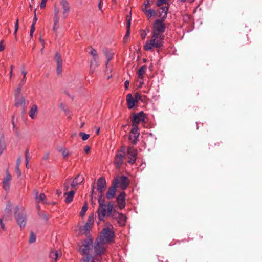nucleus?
<instances>
[{"label": "nucleus", "mask_w": 262, "mask_h": 262, "mask_svg": "<svg viewBox=\"0 0 262 262\" xmlns=\"http://www.w3.org/2000/svg\"><path fill=\"white\" fill-rule=\"evenodd\" d=\"M11 207H12V205L10 203L8 202V204H7L6 208L5 210L4 216L6 215H9L11 214Z\"/></svg>", "instance_id": "f704fd0d"}, {"label": "nucleus", "mask_w": 262, "mask_h": 262, "mask_svg": "<svg viewBox=\"0 0 262 262\" xmlns=\"http://www.w3.org/2000/svg\"><path fill=\"white\" fill-rule=\"evenodd\" d=\"M79 136L81 137L83 141L86 140L90 137L89 134H86L83 132H80Z\"/></svg>", "instance_id": "a19ab883"}, {"label": "nucleus", "mask_w": 262, "mask_h": 262, "mask_svg": "<svg viewBox=\"0 0 262 262\" xmlns=\"http://www.w3.org/2000/svg\"><path fill=\"white\" fill-rule=\"evenodd\" d=\"M6 149V144L3 139H0V155Z\"/></svg>", "instance_id": "c9c22d12"}, {"label": "nucleus", "mask_w": 262, "mask_h": 262, "mask_svg": "<svg viewBox=\"0 0 262 262\" xmlns=\"http://www.w3.org/2000/svg\"><path fill=\"white\" fill-rule=\"evenodd\" d=\"M35 241H36V236L34 234L33 232H31L30 236V238H29V242L30 243H32L33 242H34Z\"/></svg>", "instance_id": "49530a36"}, {"label": "nucleus", "mask_w": 262, "mask_h": 262, "mask_svg": "<svg viewBox=\"0 0 262 262\" xmlns=\"http://www.w3.org/2000/svg\"><path fill=\"white\" fill-rule=\"evenodd\" d=\"M105 55L107 59V64L108 62L112 59L113 54L111 52L107 51V52H105Z\"/></svg>", "instance_id": "79ce46f5"}, {"label": "nucleus", "mask_w": 262, "mask_h": 262, "mask_svg": "<svg viewBox=\"0 0 262 262\" xmlns=\"http://www.w3.org/2000/svg\"><path fill=\"white\" fill-rule=\"evenodd\" d=\"M142 96L139 93L135 94L134 98L137 100V103L139 100H142Z\"/></svg>", "instance_id": "3c124183"}, {"label": "nucleus", "mask_w": 262, "mask_h": 262, "mask_svg": "<svg viewBox=\"0 0 262 262\" xmlns=\"http://www.w3.org/2000/svg\"><path fill=\"white\" fill-rule=\"evenodd\" d=\"M164 38V35H160L152 33L150 39L146 41L144 46V49L146 51L152 52L154 48H160L163 46Z\"/></svg>", "instance_id": "f257e3e1"}, {"label": "nucleus", "mask_w": 262, "mask_h": 262, "mask_svg": "<svg viewBox=\"0 0 262 262\" xmlns=\"http://www.w3.org/2000/svg\"><path fill=\"white\" fill-rule=\"evenodd\" d=\"M82 260L83 262H101V259L100 258L95 260L92 255L83 257Z\"/></svg>", "instance_id": "c756f323"}, {"label": "nucleus", "mask_w": 262, "mask_h": 262, "mask_svg": "<svg viewBox=\"0 0 262 262\" xmlns=\"http://www.w3.org/2000/svg\"><path fill=\"white\" fill-rule=\"evenodd\" d=\"M118 214V216L116 217L118 224L120 226H124L126 224V217L122 213H117L115 214V215Z\"/></svg>", "instance_id": "5701e85b"}, {"label": "nucleus", "mask_w": 262, "mask_h": 262, "mask_svg": "<svg viewBox=\"0 0 262 262\" xmlns=\"http://www.w3.org/2000/svg\"><path fill=\"white\" fill-rule=\"evenodd\" d=\"M21 73H22V74L23 75V77H25L26 78V76L27 73H26V72L25 71V70L24 69L22 70Z\"/></svg>", "instance_id": "338daca9"}, {"label": "nucleus", "mask_w": 262, "mask_h": 262, "mask_svg": "<svg viewBox=\"0 0 262 262\" xmlns=\"http://www.w3.org/2000/svg\"><path fill=\"white\" fill-rule=\"evenodd\" d=\"M129 159L128 161V163L131 164H133L135 163L137 158L129 157Z\"/></svg>", "instance_id": "603ef678"}, {"label": "nucleus", "mask_w": 262, "mask_h": 262, "mask_svg": "<svg viewBox=\"0 0 262 262\" xmlns=\"http://www.w3.org/2000/svg\"><path fill=\"white\" fill-rule=\"evenodd\" d=\"M59 8L55 5L54 6V12L55 15L54 17V26L53 29L54 31H56L59 28Z\"/></svg>", "instance_id": "ddd939ff"}, {"label": "nucleus", "mask_w": 262, "mask_h": 262, "mask_svg": "<svg viewBox=\"0 0 262 262\" xmlns=\"http://www.w3.org/2000/svg\"><path fill=\"white\" fill-rule=\"evenodd\" d=\"M20 163H21V159H20V158H18V159L17 160L16 165V171L19 176H20L21 174V171H20V170L19 169V166L20 165Z\"/></svg>", "instance_id": "4c0bfd02"}, {"label": "nucleus", "mask_w": 262, "mask_h": 262, "mask_svg": "<svg viewBox=\"0 0 262 262\" xmlns=\"http://www.w3.org/2000/svg\"><path fill=\"white\" fill-rule=\"evenodd\" d=\"M37 110H38V107L36 105H33L31 107V108H30L29 112V116L31 119L34 118L35 115L37 112Z\"/></svg>", "instance_id": "2f4dec72"}, {"label": "nucleus", "mask_w": 262, "mask_h": 262, "mask_svg": "<svg viewBox=\"0 0 262 262\" xmlns=\"http://www.w3.org/2000/svg\"><path fill=\"white\" fill-rule=\"evenodd\" d=\"M10 68H11V71H10V78H11L12 77V75H13V68H14V66H11Z\"/></svg>", "instance_id": "0e129e2a"}, {"label": "nucleus", "mask_w": 262, "mask_h": 262, "mask_svg": "<svg viewBox=\"0 0 262 262\" xmlns=\"http://www.w3.org/2000/svg\"><path fill=\"white\" fill-rule=\"evenodd\" d=\"M147 67L146 66H143L139 69L137 74L138 78L139 80V83L142 84L143 83V78L144 75L145 73Z\"/></svg>", "instance_id": "412c9836"}, {"label": "nucleus", "mask_w": 262, "mask_h": 262, "mask_svg": "<svg viewBox=\"0 0 262 262\" xmlns=\"http://www.w3.org/2000/svg\"><path fill=\"white\" fill-rule=\"evenodd\" d=\"M34 18H33V23L31 25H34V26L35 27V25L37 20V18L36 17V10H34Z\"/></svg>", "instance_id": "864d4df0"}, {"label": "nucleus", "mask_w": 262, "mask_h": 262, "mask_svg": "<svg viewBox=\"0 0 262 262\" xmlns=\"http://www.w3.org/2000/svg\"><path fill=\"white\" fill-rule=\"evenodd\" d=\"M87 210H88L87 204L86 203H85L81 209V210L80 212V215L81 217H83L85 215V212Z\"/></svg>", "instance_id": "e433bc0d"}, {"label": "nucleus", "mask_w": 262, "mask_h": 262, "mask_svg": "<svg viewBox=\"0 0 262 262\" xmlns=\"http://www.w3.org/2000/svg\"><path fill=\"white\" fill-rule=\"evenodd\" d=\"M62 155L64 158H67L69 155V152L68 149L64 148L61 150Z\"/></svg>", "instance_id": "37998d69"}, {"label": "nucleus", "mask_w": 262, "mask_h": 262, "mask_svg": "<svg viewBox=\"0 0 262 262\" xmlns=\"http://www.w3.org/2000/svg\"><path fill=\"white\" fill-rule=\"evenodd\" d=\"M21 87L22 86H20V85H18L16 91H15V96L22 95L21 94Z\"/></svg>", "instance_id": "c03bdc74"}, {"label": "nucleus", "mask_w": 262, "mask_h": 262, "mask_svg": "<svg viewBox=\"0 0 262 262\" xmlns=\"http://www.w3.org/2000/svg\"><path fill=\"white\" fill-rule=\"evenodd\" d=\"M105 243L101 241L98 239H96L94 245H93L94 253V257L95 259H97L98 258H100L102 260V255L105 254L106 250V248L104 246Z\"/></svg>", "instance_id": "39448f33"}, {"label": "nucleus", "mask_w": 262, "mask_h": 262, "mask_svg": "<svg viewBox=\"0 0 262 262\" xmlns=\"http://www.w3.org/2000/svg\"><path fill=\"white\" fill-rule=\"evenodd\" d=\"M75 191L74 190L70 191L69 192H65L64 195L66 196L65 201L67 203L71 202L73 200Z\"/></svg>", "instance_id": "a878e982"}, {"label": "nucleus", "mask_w": 262, "mask_h": 262, "mask_svg": "<svg viewBox=\"0 0 262 262\" xmlns=\"http://www.w3.org/2000/svg\"><path fill=\"white\" fill-rule=\"evenodd\" d=\"M106 186V183L105 179L104 178L101 177L98 179L97 181V190L98 191L102 194Z\"/></svg>", "instance_id": "dca6fc26"}, {"label": "nucleus", "mask_w": 262, "mask_h": 262, "mask_svg": "<svg viewBox=\"0 0 262 262\" xmlns=\"http://www.w3.org/2000/svg\"><path fill=\"white\" fill-rule=\"evenodd\" d=\"M93 240L92 238L80 241L78 244V251L81 255H88L91 253L92 250Z\"/></svg>", "instance_id": "20e7f679"}, {"label": "nucleus", "mask_w": 262, "mask_h": 262, "mask_svg": "<svg viewBox=\"0 0 262 262\" xmlns=\"http://www.w3.org/2000/svg\"><path fill=\"white\" fill-rule=\"evenodd\" d=\"M15 101L17 107L23 106L25 104V99L23 95L15 96Z\"/></svg>", "instance_id": "b1692460"}, {"label": "nucleus", "mask_w": 262, "mask_h": 262, "mask_svg": "<svg viewBox=\"0 0 262 262\" xmlns=\"http://www.w3.org/2000/svg\"><path fill=\"white\" fill-rule=\"evenodd\" d=\"M131 133L132 135H129V139L133 144L135 145L138 141V139L140 135L138 126H136L135 125H132Z\"/></svg>", "instance_id": "9d476101"}, {"label": "nucleus", "mask_w": 262, "mask_h": 262, "mask_svg": "<svg viewBox=\"0 0 262 262\" xmlns=\"http://www.w3.org/2000/svg\"><path fill=\"white\" fill-rule=\"evenodd\" d=\"M166 29L165 25L162 20H156L153 25L152 33L164 35L163 33Z\"/></svg>", "instance_id": "6e6552de"}, {"label": "nucleus", "mask_w": 262, "mask_h": 262, "mask_svg": "<svg viewBox=\"0 0 262 262\" xmlns=\"http://www.w3.org/2000/svg\"><path fill=\"white\" fill-rule=\"evenodd\" d=\"M127 153L129 156V157L137 158V151L133 147H129L127 148Z\"/></svg>", "instance_id": "c85d7f7f"}, {"label": "nucleus", "mask_w": 262, "mask_h": 262, "mask_svg": "<svg viewBox=\"0 0 262 262\" xmlns=\"http://www.w3.org/2000/svg\"><path fill=\"white\" fill-rule=\"evenodd\" d=\"M102 0H99V3L98 4V8H99V9L100 11H101V12H103V10H102Z\"/></svg>", "instance_id": "bf43d9fd"}, {"label": "nucleus", "mask_w": 262, "mask_h": 262, "mask_svg": "<svg viewBox=\"0 0 262 262\" xmlns=\"http://www.w3.org/2000/svg\"><path fill=\"white\" fill-rule=\"evenodd\" d=\"M58 251H51L50 253L49 256L52 259L51 262H56L58 257Z\"/></svg>", "instance_id": "7c9ffc66"}, {"label": "nucleus", "mask_w": 262, "mask_h": 262, "mask_svg": "<svg viewBox=\"0 0 262 262\" xmlns=\"http://www.w3.org/2000/svg\"><path fill=\"white\" fill-rule=\"evenodd\" d=\"M142 10L146 15L148 19H149L151 17L155 16L156 15V11L154 9L150 8H142Z\"/></svg>", "instance_id": "393cba45"}, {"label": "nucleus", "mask_w": 262, "mask_h": 262, "mask_svg": "<svg viewBox=\"0 0 262 262\" xmlns=\"http://www.w3.org/2000/svg\"><path fill=\"white\" fill-rule=\"evenodd\" d=\"M84 150L86 154H88L90 151V147L89 146H86L84 147Z\"/></svg>", "instance_id": "e2e57ef3"}, {"label": "nucleus", "mask_w": 262, "mask_h": 262, "mask_svg": "<svg viewBox=\"0 0 262 262\" xmlns=\"http://www.w3.org/2000/svg\"><path fill=\"white\" fill-rule=\"evenodd\" d=\"M29 154V150H27L25 152V157H26V166L27 165L28 163V155Z\"/></svg>", "instance_id": "052dcab7"}, {"label": "nucleus", "mask_w": 262, "mask_h": 262, "mask_svg": "<svg viewBox=\"0 0 262 262\" xmlns=\"http://www.w3.org/2000/svg\"><path fill=\"white\" fill-rule=\"evenodd\" d=\"M83 181V178L82 176H80L79 174L77 176V177L75 178V179L73 180L72 183L71 187L73 188L75 186L79 185Z\"/></svg>", "instance_id": "bb28decb"}, {"label": "nucleus", "mask_w": 262, "mask_h": 262, "mask_svg": "<svg viewBox=\"0 0 262 262\" xmlns=\"http://www.w3.org/2000/svg\"><path fill=\"white\" fill-rule=\"evenodd\" d=\"M60 4L63 9V15L64 18H66L67 17V15L70 12V5L67 0H61Z\"/></svg>", "instance_id": "a211bd4d"}, {"label": "nucleus", "mask_w": 262, "mask_h": 262, "mask_svg": "<svg viewBox=\"0 0 262 262\" xmlns=\"http://www.w3.org/2000/svg\"><path fill=\"white\" fill-rule=\"evenodd\" d=\"M126 20H127V25H126V32L125 36V38H127L129 35V30H130V27L131 25V20L132 18L130 15H127L126 16Z\"/></svg>", "instance_id": "cd10ccee"}, {"label": "nucleus", "mask_w": 262, "mask_h": 262, "mask_svg": "<svg viewBox=\"0 0 262 262\" xmlns=\"http://www.w3.org/2000/svg\"><path fill=\"white\" fill-rule=\"evenodd\" d=\"M127 107L129 109L133 108L137 104V100L133 97L132 94H128L126 96Z\"/></svg>", "instance_id": "aec40b11"}, {"label": "nucleus", "mask_w": 262, "mask_h": 262, "mask_svg": "<svg viewBox=\"0 0 262 262\" xmlns=\"http://www.w3.org/2000/svg\"><path fill=\"white\" fill-rule=\"evenodd\" d=\"M118 182L119 179L116 177L112 181V186L108 189V191L106 192V196L107 199H111L115 196Z\"/></svg>", "instance_id": "1a4fd4ad"}, {"label": "nucleus", "mask_w": 262, "mask_h": 262, "mask_svg": "<svg viewBox=\"0 0 262 262\" xmlns=\"http://www.w3.org/2000/svg\"><path fill=\"white\" fill-rule=\"evenodd\" d=\"M167 3V0H158L156 3L157 6L160 7L163 4Z\"/></svg>", "instance_id": "8fccbe9b"}, {"label": "nucleus", "mask_w": 262, "mask_h": 262, "mask_svg": "<svg viewBox=\"0 0 262 262\" xmlns=\"http://www.w3.org/2000/svg\"><path fill=\"white\" fill-rule=\"evenodd\" d=\"M168 8L167 6L161 7L158 10L159 17L164 19L167 17Z\"/></svg>", "instance_id": "4be33fe9"}, {"label": "nucleus", "mask_w": 262, "mask_h": 262, "mask_svg": "<svg viewBox=\"0 0 262 262\" xmlns=\"http://www.w3.org/2000/svg\"><path fill=\"white\" fill-rule=\"evenodd\" d=\"M89 49H90V53L91 54L92 56H93L94 59H95V58L97 56V51L91 47H89Z\"/></svg>", "instance_id": "58836bf2"}, {"label": "nucleus", "mask_w": 262, "mask_h": 262, "mask_svg": "<svg viewBox=\"0 0 262 262\" xmlns=\"http://www.w3.org/2000/svg\"><path fill=\"white\" fill-rule=\"evenodd\" d=\"M12 177L11 174L9 173L8 170L6 171V176L3 182V188L6 191H9L10 189V182L11 180Z\"/></svg>", "instance_id": "6ab92c4d"}, {"label": "nucleus", "mask_w": 262, "mask_h": 262, "mask_svg": "<svg viewBox=\"0 0 262 262\" xmlns=\"http://www.w3.org/2000/svg\"><path fill=\"white\" fill-rule=\"evenodd\" d=\"M125 156V148L122 147L120 149L116 154L114 160V164L116 167L119 169L122 164H123V160Z\"/></svg>", "instance_id": "0eeeda50"}, {"label": "nucleus", "mask_w": 262, "mask_h": 262, "mask_svg": "<svg viewBox=\"0 0 262 262\" xmlns=\"http://www.w3.org/2000/svg\"><path fill=\"white\" fill-rule=\"evenodd\" d=\"M145 118V114L143 112H140L139 113H134L131 118L132 125L138 126L139 123L144 122Z\"/></svg>", "instance_id": "f8f14e48"}, {"label": "nucleus", "mask_w": 262, "mask_h": 262, "mask_svg": "<svg viewBox=\"0 0 262 262\" xmlns=\"http://www.w3.org/2000/svg\"><path fill=\"white\" fill-rule=\"evenodd\" d=\"M19 28V19L17 18L16 19V23L15 24V31H14V35L16 36L17 32Z\"/></svg>", "instance_id": "a18cd8bd"}, {"label": "nucleus", "mask_w": 262, "mask_h": 262, "mask_svg": "<svg viewBox=\"0 0 262 262\" xmlns=\"http://www.w3.org/2000/svg\"><path fill=\"white\" fill-rule=\"evenodd\" d=\"M129 84V82L128 81H126L125 82L124 86H125V89H127L128 88Z\"/></svg>", "instance_id": "69168bd1"}, {"label": "nucleus", "mask_w": 262, "mask_h": 262, "mask_svg": "<svg viewBox=\"0 0 262 262\" xmlns=\"http://www.w3.org/2000/svg\"><path fill=\"white\" fill-rule=\"evenodd\" d=\"M140 35L142 39H144L147 36V33L145 30H142L140 31Z\"/></svg>", "instance_id": "09e8293b"}, {"label": "nucleus", "mask_w": 262, "mask_h": 262, "mask_svg": "<svg viewBox=\"0 0 262 262\" xmlns=\"http://www.w3.org/2000/svg\"><path fill=\"white\" fill-rule=\"evenodd\" d=\"M98 204H99V206H103V205H107V203H105V200H104V198L102 196V195H100L99 198H98Z\"/></svg>", "instance_id": "ea45409f"}, {"label": "nucleus", "mask_w": 262, "mask_h": 262, "mask_svg": "<svg viewBox=\"0 0 262 262\" xmlns=\"http://www.w3.org/2000/svg\"><path fill=\"white\" fill-rule=\"evenodd\" d=\"M5 49V45L3 44V41L2 40L0 42V51L2 52Z\"/></svg>", "instance_id": "13d9d810"}, {"label": "nucleus", "mask_w": 262, "mask_h": 262, "mask_svg": "<svg viewBox=\"0 0 262 262\" xmlns=\"http://www.w3.org/2000/svg\"><path fill=\"white\" fill-rule=\"evenodd\" d=\"M71 179H68L65 180L63 184V190L67 191L69 190L70 187H71Z\"/></svg>", "instance_id": "72a5a7b5"}, {"label": "nucleus", "mask_w": 262, "mask_h": 262, "mask_svg": "<svg viewBox=\"0 0 262 262\" xmlns=\"http://www.w3.org/2000/svg\"><path fill=\"white\" fill-rule=\"evenodd\" d=\"M94 221V214H91L89 216L87 222L84 225L83 227H80L79 228V230L80 231H84L85 234H87L89 232L90 230L93 226Z\"/></svg>", "instance_id": "9b49d317"}, {"label": "nucleus", "mask_w": 262, "mask_h": 262, "mask_svg": "<svg viewBox=\"0 0 262 262\" xmlns=\"http://www.w3.org/2000/svg\"><path fill=\"white\" fill-rule=\"evenodd\" d=\"M34 31H35V27L33 25H31V29H30V35L31 37H32Z\"/></svg>", "instance_id": "5fc2aeb1"}, {"label": "nucleus", "mask_w": 262, "mask_h": 262, "mask_svg": "<svg viewBox=\"0 0 262 262\" xmlns=\"http://www.w3.org/2000/svg\"><path fill=\"white\" fill-rule=\"evenodd\" d=\"M37 195H38V192H36V195H35V200H36V202L37 203H38L40 202L46 203L45 199L46 198V196L44 193H40L39 194V196H38Z\"/></svg>", "instance_id": "473e14b6"}, {"label": "nucleus", "mask_w": 262, "mask_h": 262, "mask_svg": "<svg viewBox=\"0 0 262 262\" xmlns=\"http://www.w3.org/2000/svg\"><path fill=\"white\" fill-rule=\"evenodd\" d=\"M0 225H1L2 229L3 230H6V228L5 225L4 223L3 222V219H1V218H0Z\"/></svg>", "instance_id": "6e6d98bb"}, {"label": "nucleus", "mask_w": 262, "mask_h": 262, "mask_svg": "<svg viewBox=\"0 0 262 262\" xmlns=\"http://www.w3.org/2000/svg\"><path fill=\"white\" fill-rule=\"evenodd\" d=\"M48 158H49V154L48 153L42 158V160H46L48 159Z\"/></svg>", "instance_id": "774afa93"}, {"label": "nucleus", "mask_w": 262, "mask_h": 262, "mask_svg": "<svg viewBox=\"0 0 262 262\" xmlns=\"http://www.w3.org/2000/svg\"><path fill=\"white\" fill-rule=\"evenodd\" d=\"M125 198L126 194L125 192H122L116 198L118 207L121 210L123 209L125 206Z\"/></svg>", "instance_id": "4468645a"}, {"label": "nucleus", "mask_w": 262, "mask_h": 262, "mask_svg": "<svg viewBox=\"0 0 262 262\" xmlns=\"http://www.w3.org/2000/svg\"><path fill=\"white\" fill-rule=\"evenodd\" d=\"M47 1V0H41V3H40L41 8H44L45 7Z\"/></svg>", "instance_id": "4d7b16f0"}, {"label": "nucleus", "mask_w": 262, "mask_h": 262, "mask_svg": "<svg viewBox=\"0 0 262 262\" xmlns=\"http://www.w3.org/2000/svg\"><path fill=\"white\" fill-rule=\"evenodd\" d=\"M113 229V227L112 225H110V227H104L100 237L97 239L101 240L105 244L113 243L114 242L115 233Z\"/></svg>", "instance_id": "7ed1b4c3"}, {"label": "nucleus", "mask_w": 262, "mask_h": 262, "mask_svg": "<svg viewBox=\"0 0 262 262\" xmlns=\"http://www.w3.org/2000/svg\"><path fill=\"white\" fill-rule=\"evenodd\" d=\"M14 216L19 227L21 228H24L26 225L27 221L26 214L25 212L24 208L16 206L15 208Z\"/></svg>", "instance_id": "423d86ee"}, {"label": "nucleus", "mask_w": 262, "mask_h": 262, "mask_svg": "<svg viewBox=\"0 0 262 262\" xmlns=\"http://www.w3.org/2000/svg\"><path fill=\"white\" fill-rule=\"evenodd\" d=\"M98 220L100 221H103L106 216H111L113 218H115V214L117 212H113V205L111 203H107L106 205L99 206L97 211Z\"/></svg>", "instance_id": "f03ea898"}, {"label": "nucleus", "mask_w": 262, "mask_h": 262, "mask_svg": "<svg viewBox=\"0 0 262 262\" xmlns=\"http://www.w3.org/2000/svg\"><path fill=\"white\" fill-rule=\"evenodd\" d=\"M119 184L117 187H119L121 189L125 190L127 188L129 185V181L127 178L124 176H121L119 180Z\"/></svg>", "instance_id": "f3484780"}, {"label": "nucleus", "mask_w": 262, "mask_h": 262, "mask_svg": "<svg viewBox=\"0 0 262 262\" xmlns=\"http://www.w3.org/2000/svg\"><path fill=\"white\" fill-rule=\"evenodd\" d=\"M26 82V78L25 77H23L21 81L20 82L19 85H20V86H23L24 85L25 83Z\"/></svg>", "instance_id": "680f3d73"}, {"label": "nucleus", "mask_w": 262, "mask_h": 262, "mask_svg": "<svg viewBox=\"0 0 262 262\" xmlns=\"http://www.w3.org/2000/svg\"><path fill=\"white\" fill-rule=\"evenodd\" d=\"M151 6L149 0H145L144 3V7L142 8L148 9Z\"/></svg>", "instance_id": "de8ad7c7"}, {"label": "nucleus", "mask_w": 262, "mask_h": 262, "mask_svg": "<svg viewBox=\"0 0 262 262\" xmlns=\"http://www.w3.org/2000/svg\"><path fill=\"white\" fill-rule=\"evenodd\" d=\"M55 59L57 62V73L58 75H61L62 73V59L60 54L57 52L55 55Z\"/></svg>", "instance_id": "2eb2a0df"}]
</instances>
